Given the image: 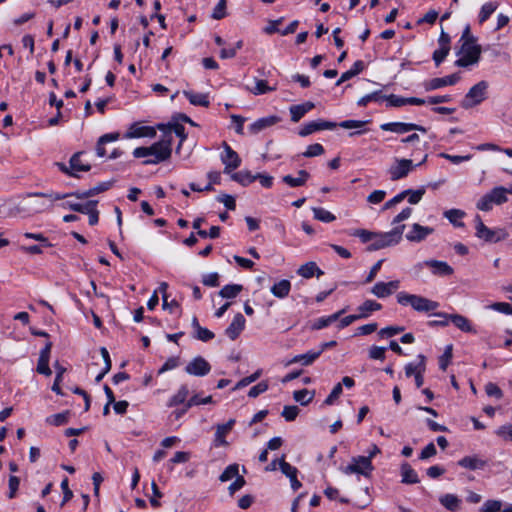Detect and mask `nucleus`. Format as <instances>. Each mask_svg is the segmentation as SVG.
<instances>
[{"label": "nucleus", "instance_id": "nucleus-17", "mask_svg": "<svg viewBox=\"0 0 512 512\" xmlns=\"http://www.w3.org/2000/svg\"><path fill=\"white\" fill-rule=\"evenodd\" d=\"M399 288V281L393 280L388 283L385 282H377L373 288L372 293L379 297V298H385L391 295L395 290Z\"/></svg>", "mask_w": 512, "mask_h": 512}, {"label": "nucleus", "instance_id": "nucleus-2", "mask_svg": "<svg viewBox=\"0 0 512 512\" xmlns=\"http://www.w3.org/2000/svg\"><path fill=\"white\" fill-rule=\"evenodd\" d=\"M112 185H113V181H107V182L99 183L95 187L90 188L85 191H76L73 193H65V194L54 193V192H51V193L38 192V193H34L33 196L45 197V198L49 199L50 201L62 200V199H66L67 197H70V196H74L77 199H88L90 197H93L97 194H100L102 192L109 190L112 187Z\"/></svg>", "mask_w": 512, "mask_h": 512}, {"label": "nucleus", "instance_id": "nucleus-28", "mask_svg": "<svg viewBox=\"0 0 512 512\" xmlns=\"http://www.w3.org/2000/svg\"><path fill=\"white\" fill-rule=\"evenodd\" d=\"M183 94L192 105L208 107L210 104L207 94L195 93L187 90L183 91Z\"/></svg>", "mask_w": 512, "mask_h": 512}, {"label": "nucleus", "instance_id": "nucleus-1", "mask_svg": "<svg viewBox=\"0 0 512 512\" xmlns=\"http://www.w3.org/2000/svg\"><path fill=\"white\" fill-rule=\"evenodd\" d=\"M460 47L456 53L455 65L462 68H469L479 62L481 47L476 43L470 33V27L466 26L459 40Z\"/></svg>", "mask_w": 512, "mask_h": 512}, {"label": "nucleus", "instance_id": "nucleus-9", "mask_svg": "<svg viewBox=\"0 0 512 512\" xmlns=\"http://www.w3.org/2000/svg\"><path fill=\"white\" fill-rule=\"evenodd\" d=\"M420 164L421 163L417 164V166ZM414 167H416V165H413V162L410 159H396V163L392 165L388 170L390 179L392 181L402 179L406 177Z\"/></svg>", "mask_w": 512, "mask_h": 512}, {"label": "nucleus", "instance_id": "nucleus-41", "mask_svg": "<svg viewBox=\"0 0 512 512\" xmlns=\"http://www.w3.org/2000/svg\"><path fill=\"white\" fill-rule=\"evenodd\" d=\"M243 290V286L240 284H230L225 285L220 291L219 295L222 298L232 299L237 297V295Z\"/></svg>", "mask_w": 512, "mask_h": 512}, {"label": "nucleus", "instance_id": "nucleus-18", "mask_svg": "<svg viewBox=\"0 0 512 512\" xmlns=\"http://www.w3.org/2000/svg\"><path fill=\"white\" fill-rule=\"evenodd\" d=\"M245 318L241 313H238L234 316L231 324L226 328L225 334L231 339L236 340L240 333L243 331L245 327Z\"/></svg>", "mask_w": 512, "mask_h": 512}, {"label": "nucleus", "instance_id": "nucleus-63", "mask_svg": "<svg viewBox=\"0 0 512 512\" xmlns=\"http://www.w3.org/2000/svg\"><path fill=\"white\" fill-rule=\"evenodd\" d=\"M385 351H386L385 347L372 346L369 349V357L371 359L383 361L385 359Z\"/></svg>", "mask_w": 512, "mask_h": 512}, {"label": "nucleus", "instance_id": "nucleus-24", "mask_svg": "<svg viewBox=\"0 0 512 512\" xmlns=\"http://www.w3.org/2000/svg\"><path fill=\"white\" fill-rule=\"evenodd\" d=\"M309 178V172L306 170H299L297 172V177L285 175L282 177V181L290 187H301L306 184Z\"/></svg>", "mask_w": 512, "mask_h": 512}, {"label": "nucleus", "instance_id": "nucleus-31", "mask_svg": "<svg viewBox=\"0 0 512 512\" xmlns=\"http://www.w3.org/2000/svg\"><path fill=\"white\" fill-rule=\"evenodd\" d=\"M382 308V305L374 300H366L362 305L358 307L359 314L357 315L359 319L367 318L370 313L374 311H378Z\"/></svg>", "mask_w": 512, "mask_h": 512}, {"label": "nucleus", "instance_id": "nucleus-25", "mask_svg": "<svg viewBox=\"0 0 512 512\" xmlns=\"http://www.w3.org/2000/svg\"><path fill=\"white\" fill-rule=\"evenodd\" d=\"M155 135L156 131L153 127L137 125H132L129 132L127 133V137L129 138L154 137Z\"/></svg>", "mask_w": 512, "mask_h": 512}, {"label": "nucleus", "instance_id": "nucleus-49", "mask_svg": "<svg viewBox=\"0 0 512 512\" xmlns=\"http://www.w3.org/2000/svg\"><path fill=\"white\" fill-rule=\"evenodd\" d=\"M309 391L307 389H301V390H297L293 393V398L295 399V401L299 402L301 405H307L308 403H310L313 399V395L314 393L307 398V396L309 395Z\"/></svg>", "mask_w": 512, "mask_h": 512}, {"label": "nucleus", "instance_id": "nucleus-53", "mask_svg": "<svg viewBox=\"0 0 512 512\" xmlns=\"http://www.w3.org/2000/svg\"><path fill=\"white\" fill-rule=\"evenodd\" d=\"M324 153V148L321 144L319 143H315V144H311L307 147L306 151L303 152V156L304 157H307V158H310V157H315V156H320Z\"/></svg>", "mask_w": 512, "mask_h": 512}, {"label": "nucleus", "instance_id": "nucleus-30", "mask_svg": "<svg viewBox=\"0 0 512 512\" xmlns=\"http://www.w3.org/2000/svg\"><path fill=\"white\" fill-rule=\"evenodd\" d=\"M345 312V309H342L330 316H327V317H321V318H318L316 319L312 326H311V329L313 330H320V329H323L329 325H331L333 322H335L336 320L339 319V317Z\"/></svg>", "mask_w": 512, "mask_h": 512}, {"label": "nucleus", "instance_id": "nucleus-4", "mask_svg": "<svg viewBox=\"0 0 512 512\" xmlns=\"http://www.w3.org/2000/svg\"><path fill=\"white\" fill-rule=\"evenodd\" d=\"M405 229V225H398L394 229L385 233H376L375 237L372 240V243L367 247L368 251H376L388 246H392L397 244L401 238L403 231Z\"/></svg>", "mask_w": 512, "mask_h": 512}, {"label": "nucleus", "instance_id": "nucleus-36", "mask_svg": "<svg viewBox=\"0 0 512 512\" xmlns=\"http://www.w3.org/2000/svg\"><path fill=\"white\" fill-rule=\"evenodd\" d=\"M82 154H83L82 152H77V153L73 154L69 161L71 171L76 174L79 171L87 172L91 169V166L89 164L82 163V161H81Z\"/></svg>", "mask_w": 512, "mask_h": 512}, {"label": "nucleus", "instance_id": "nucleus-34", "mask_svg": "<svg viewBox=\"0 0 512 512\" xmlns=\"http://www.w3.org/2000/svg\"><path fill=\"white\" fill-rule=\"evenodd\" d=\"M189 395V389L187 387V385H181L180 388L178 389L177 393L175 395H173L169 402H168V406L169 407H174V406H177V405H180V404H186V400H187V397Z\"/></svg>", "mask_w": 512, "mask_h": 512}, {"label": "nucleus", "instance_id": "nucleus-19", "mask_svg": "<svg viewBox=\"0 0 512 512\" xmlns=\"http://www.w3.org/2000/svg\"><path fill=\"white\" fill-rule=\"evenodd\" d=\"M280 120L281 118L276 115L260 118L249 126V131L252 134H257L262 130L277 124Z\"/></svg>", "mask_w": 512, "mask_h": 512}, {"label": "nucleus", "instance_id": "nucleus-43", "mask_svg": "<svg viewBox=\"0 0 512 512\" xmlns=\"http://www.w3.org/2000/svg\"><path fill=\"white\" fill-rule=\"evenodd\" d=\"M54 367L56 369V377L52 385V390L58 395H63V392L60 388V382L62 381L63 374L65 373L66 368L61 366L58 361L55 362Z\"/></svg>", "mask_w": 512, "mask_h": 512}, {"label": "nucleus", "instance_id": "nucleus-44", "mask_svg": "<svg viewBox=\"0 0 512 512\" xmlns=\"http://www.w3.org/2000/svg\"><path fill=\"white\" fill-rule=\"evenodd\" d=\"M498 4L497 2H487L485 3L480 10L479 13V21L481 23L485 22L497 9Z\"/></svg>", "mask_w": 512, "mask_h": 512}, {"label": "nucleus", "instance_id": "nucleus-23", "mask_svg": "<svg viewBox=\"0 0 512 512\" xmlns=\"http://www.w3.org/2000/svg\"><path fill=\"white\" fill-rule=\"evenodd\" d=\"M486 462L476 455L465 456L460 459L456 465L468 470H478L484 468Z\"/></svg>", "mask_w": 512, "mask_h": 512}, {"label": "nucleus", "instance_id": "nucleus-42", "mask_svg": "<svg viewBox=\"0 0 512 512\" xmlns=\"http://www.w3.org/2000/svg\"><path fill=\"white\" fill-rule=\"evenodd\" d=\"M70 411L67 410L62 413L54 414L46 418V423L54 426H61L68 423Z\"/></svg>", "mask_w": 512, "mask_h": 512}, {"label": "nucleus", "instance_id": "nucleus-47", "mask_svg": "<svg viewBox=\"0 0 512 512\" xmlns=\"http://www.w3.org/2000/svg\"><path fill=\"white\" fill-rule=\"evenodd\" d=\"M275 90H276V86H273V87L268 86L267 82L265 80H256L255 87L253 89H251L250 91L254 95H262V94H265V93H268L271 91H275Z\"/></svg>", "mask_w": 512, "mask_h": 512}, {"label": "nucleus", "instance_id": "nucleus-52", "mask_svg": "<svg viewBox=\"0 0 512 512\" xmlns=\"http://www.w3.org/2000/svg\"><path fill=\"white\" fill-rule=\"evenodd\" d=\"M193 337L196 338L197 340L207 342L212 340L215 337V335L209 329L201 326L196 332H194Z\"/></svg>", "mask_w": 512, "mask_h": 512}, {"label": "nucleus", "instance_id": "nucleus-62", "mask_svg": "<svg viewBox=\"0 0 512 512\" xmlns=\"http://www.w3.org/2000/svg\"><path fill=\"white\" fill-rule=\"evenodd\" d=\"M213 402L212 396H207L205 398H200L199 395H193L187 401V408H191L193 406L201 405V404H210Z\"/></svg>", "mask_w": 512, "mask_h": 512}, {"label": "nucleus", "instance_id": "nucleus-55", "mask_svg": "<svg viewBox=\"0 0 512 512\" xmlns=\"http://www.w3.org/2000/svg\"><path fill=\"white\" fill-rule=\"evenodd\" d=\"M502 510V502L499 500H487L481 511L483 512H500Z\"/></svg>", "mask_w": 512, "mask_h": 512}, {"label": "nucleus", "instance_id": "nucleus-10", "mask_svg": "<svg viewBox=\"0 0 512 512\" xmlns=\"http://www.w3.org/2000/svg\"><path fill=\"white\" fill-rule=\"evenodd\" d=\"M211 371L210 363L202 356L193 358L185 367L189 375L203 377Z\"/></svg>", "mask_w": 512, "mask_h": 512}, {"label": "nucleus", "instance_id": "nucleus-33", "mask_svg": "<svg viewBox=\"0 0 512 512\" xmlns=\"http://www.w3.org/2000/svg\"><path fill=\"white\" fill-rule=\"evenodd\" d=\"M291 290V283L290 281L283 279L277 283H275L271 287V292L275 297L278 298H284L288 296L289 292Z\"/></svg>", "mask_w": 512, "mask_h": 512}, {"label": "nucleus", "instance_id": "nucleus-39", "mask_svg": "<svg viewBox=\"0 0 512 512\" xmlns=\"http://www.w3.org/2000/svg\"><path fill=\"white\" fill-rule=\"evenodd\" d=\"M119 137L118 133H108L102 135L97 142L96 145V153L99 157H104L106 155V150L104 148V145L108 142L115 141Z\"/></svg>", "mask_w": 512, "mask_h": 512}, {"label": "nucleus", "instance_id": "nucleus-13", "mask_svg": "<svg viewBox=\"0 0 512 512\" xmlns=\"http://www.w3.org/2000/svg\"><path fill=\"white\" fill-rule=\"evenodd\" d=\"M52 349V342H47L45 347L41 350L40 356L37 363L36 371L39 374L50 376L52 371L49 367L50 353Z\"/></svg>", "mask_w": 512, "mask_h": 512}, {"label": "nucleus", "instance_id": "nucleus-40", "mask_svg": "<svg viewBox=\"0 0 512 512\" xmlns=\"http://www.w3.org/2000/svg\"><path fill=\"white\" fill-rule=\"evenodd\" d=\"M419 362L417 364L409 363L405 366V375L406 377H411L412 375H417L418 372L425 371V356L420 354L418 356Z\"/></svg>", "mask_w": 512, "mask_h": 512}, {"label": "nucleus", "instance_id": "nucleus-7", "mask_svg": "<svg viewBox=\"0 0 512 512\" xmlns=\"http://www.w3.org/2000/svg\"><path fill=\"white\" fill-rule=\"evenodd\" d=\"M488 88L489 83L485 80H481L474 84L462 99V107L472 108L481 104L487 98Z\"/></svg>", "mask_w": 512, "mask_h": 512}, {"label": "nucleus", "instance_id": "nucleus-21", "mask_svg": "<svg viewBox=\"0 0 512 512\" xmlns=\"http://www.w3.org/2000/svg\"><path fill=\"white\" fill-rule=\"evenodd\" d=\"M433 232V229L430 227H425L420 224H413L410 232L406 234L407 240L411 242H420L424 240L428 235Z\"/></svg>", "mask_w": 512, "mask_h": 512}, {"label": "nucleus", "instance_id": "nucleus-58", "mask_svg": "<svg viewBox=\"0 0 512 512\" xmlns=\"http://www.w3.org/2000/svg\"><path fill=\"white\" fill-rule=\"evenodd\" d=\"M342 392H343L342 384L341 383L336 384L334 386V388L332 389L331 393L325 399L324 404L332 405L335 402V400H337L340 397Z\"/></svg>", "mask_w": 512, "mask_h": 512}, {"label": "nucleus", "instance_id": "nucleus-60", "mask_svg": "<svg viewBox=\"0 0 512 512\" xmlns=\"http://www.w3.org/2000/svg\"><path fill=\"white\" fill-rule=\"evenodd\" d=\"M8 485H9L8 498L13 499L16 497L17 491L19 489V485H20L19 477L11 475L9 477Z\"/></svg>", "mask_w": 512, "mask_h": 512}, {"label": "nucleus", "instance_id": "nucleus-29", "mask_svg": "<svg viewBox=\"0 0 512 512\" xmlns=\"http://www.w3.org/2000/svg\"><path fill=\"white\" fill-rule=\"evenodd\" d=\"M297 273L303 278H312L315 274L319 277L323 275V271L319 269L315 262H307L300 266Z\"/></svg>", "mask_w": 512, "mask_h": 512}, {"label": "nucleus", "instance_id": "nucleus-3", "mask_svg": "<svg viewBox=\"0 0 512 512\" xmlns=\"http://www.w3.org/2000/svg\"><path fill=\"white\" fill-rule=\"evenodd\" d=\"M397 301L400 305H410L414 310L418 312H430L438 308L439 304L435 301H431L425 297L408 294L406 292H399L397 294Z\"/></svg>", "mask_w": 512, "mask_h": 512}, {"label": "nucleus", "instance_id": "nucleus-5", "mask_svg": "<svg viewBox=\"0 0 512 512\" xmlns=\"http://www.w3.org/2000/svg\"><path fill=\"white\" fill-rule=\"evenodd\" d=\"M508 201L506 188L503 186L494 187L484 194L476 203L477 209L491 211L494 205H501Z\"/></svg>", "mask_w": 512, "mask_h": 512}, {"label": "nucleus", "instance_id": "nucleus-26", "mask_svg": "<svg viewBox=\"0 0 512 512\" xmlns=\"http://www.w3.org/2000/svg\"><path fill=\"white\" fill-rule=\"evenodd\" d=\"M401 477L404 484H416L420 481L416 471L407 462L401 465Z\"/></svg>", "mask_w": 512, "mask_h": 512}, {"label": "nucleus", "instance_id": "nucleus-27", "mask_svg": "<svg viewBox=\"0 0 512 512\" xmlns=\"http://www.w3.org/2000/svg\"><path fill=\"white\" fill-rule=\"evenodd\" d=\"M318 358H319V352L308 351L305 354H300V355L294 356L291 360H289L286 363V366L294 364V363H301L304 366H309Z\"/></svg>", "mask_w": 512, "mask_h": 512}, {"label": "nucleus", "instance_id": "nucleus-64", "mask_svg": "<svg viewBox=\"0 0 512 512\" xmlns=\"http://www.w3.org/2000/svg\"><path fill=\"white\" fill-rule=\"evenodd\" d=\"M496 434L505 441H512V425L507 424V425L501 426L496 431Z\"/></svg>", "mask_w": 512, "mask_h": 512}, {"label": "nucleus", "instance_id": "nucleus-37", "mask_svg": "<svg viewBox=\"0 0 512 512\" xmlns=\"http://www.w3.org/2000/svg\"><path fill=\"white\" fill-rule=\"evenodd\" d=\"M450 321L461 331L468 333H475L470 321L461 315H450Z\"/></svg>", "mask_w": 512, "mask_h": 512}, {"label": "nucleus", "instance_id": "nucleus-11", "mask_svg": "<svg viewBox=\"0 0 512 512\" xmlns=\"http://www.w3.org/2000/svg\"><path fill=\"white\" fill-rule=\"evenodd\" d=\"M223 147L224 153L221 155V160L225 165L224 173L230 174L241 165V158L226 142H223Z\"/></svg>", "mask_w": 512, "mask_h": 512}, {"label": "nucleus", "instance_id": "nucleus-35", "mask_svg": "<svg viewBox=\"0 0 512 512\" xmlns=\"http://www.w3.org/2000/svg\"><path fill=\"white\" fill-rule=\"evenodd\" d=\"M422 265L429 267L432 270V273L435 275H448V263L444 261L428 260L425 261Z\"/></svg>", "mask_w": 512, "mask_h": 512}, {"label": "nucleus", "instance_id": "nucleus-51", "mask_svg": "<svg viewBox=\"0 0 512 512\" xmlns=\"http://www.w3.org/2000/svg\"><path fill=\"white\" fill-rule=\"evenodd\" d=\"M262 374V370H257L255 373H253L252 375L250 376H247V377H244L243 379H241L236 385L235 387L233 388V390H238L240 388H243V387H246L248 386L249 384L253 383L254 381H256Z\"/></svg>", "mask_w": 512, "mask_h": 512}, {"label": "nucleus", "instance_id": "nucleus-22", "mask_svg": "<svg viewBox=\"0 0 512 512\" xmlns=\"http://www.w3.org/2000/svg\"><path fill=\"white\" fill-rule=\"evenodd\" d=\"M172 137L169 135L168 137H165L164 139L153 143L151 146L148 147L149 149V156H156L159 153H172Z\"/></svg>", "mask_w": 512, "mask_h": 512}, {"label": "nucleus", "instance_id": "nucleus-14", "mask_svg": "<svg viewBox=\"0 0 512 512\" xmlns=\"http://www.w3.org/2000/svg\"><path fill=\"white\" fill-rule=\"evenodd\" d=\"M381 129L384 131H391L395 133H406L412 130H418L422 132H426V129L420 125L412 124V123H401V122H391L381 125Z\"/></svg>", "mask_w": 512, "mask_h": 512}, {"label": "nucleus", "instance_id": "nucleus-16", "mask_svg": "<svg viewBox=\"0 0 512 512\" xmlns=\"http://www.w3.org/2000/svg\"><path fill=\"white\" fill-rule=\"evenodd\" d=\"M235 422H236L235 419H230L226 423L218 424L216 426V433H215V439H214L215 446H227L228 445V442L226 441L225 437L233 429Z\"/></svg>", "mask_w": 512, "mask_h": 512}, {"label": "nucleus", "instance_id": "nucleus-46", "mask_svg": "<svg viewBox=\"0 0 512 512\" xmlns=\"http://www.w3.org/2000/svg\"><path fill=\"white\" fill-rule=\"evenodd\" d=\"M448 85V76L441 78H433L428 81H425L424 87L427 91L436 90Z\"/></svg>", "mask_w": 512, "mask_h": 512}, {"label": "nucleus", "instance_id": "nucleus-54", "mask_svg": "<svg viewBox=\"0 0 512 512\" xmlns=\"http://www.w3.org/2000/svg\"><path fill=\"white\" fill-rule=\"evenodd\" d=\"M299 414V408L295 405L284 406L281 415L286 421H294Z\"/></svg>", "mask_w": 512, "mask_h": 512}, {"label": "nucleus", "instance_id": "nucleus-61", "mask_svg": "<svg viewBox=\"0 0 512 512\" xmlns=\"http://www.w3.org/2000/svg\"><path fill=\"white\" fill-rule=\"evenodd\" d=\"M403 192H408V202L410 204H417L423 197L424 193H425V189L424 188H421V189H418V190H411V189H408V190H404Z\"/></svg>", "mask_w": 512, "mask_h": 512}, {"label": "nucleus", "instance_id": "nucleus-56", "mask_svg": "<svg viewBox=\"0 0 512 512\" xmlns=\"http://www.w3.org/2000/svg\"><path fill=\"white\" fill-rule=\"evenodd\" d=\"M97 203V200H89L84 204L78 203L77 206L72 207V211L88 214L91 211V209L96 207Z\"/></svg>", "mask_w": 512, "mask_h": 512}, {"label": "nucleus", "instance_id": "nucleus-50", "mask_svg": "<svg viewBox=\"0 0 512 512\" xmlns=\"http://www.w3.org/2000/svg\"><path fill=\"white\" fill-rule=\"evenodd\" d=\"M404 331L403 326H388L379 331L381 338H390Z\"/></svg>", "mask_w": 512, "mask_h": 512}, {"label": "nucleus", "instance_id": "nucleus-15", "mask_svg": "<svg viewBox=\"0 0 512 512\" xmlns=\"http://www.w3.org/2000/svg\"><path fill=\"white\" fill-rule=\"evenodd\" d=\"M279 468L281 472L286 475L291 482V487L294 491L298 490L301 487V482L297 479V468L290 465L288 462L285 461V456H283L279 460Z\"/></svg>", "mask_w": 512, "mask_h": 512}, {"label": "nucleus", "instance_id": "nucleus-57", "mask_svg": "<svg viewBox=\"0 0 512 512\" xmlns=\"http://www.w3.org/2000/svg\"><path fill=\"white\" fill-rule=\"evenodd\" d=\"M268 390V383L266 381H261L252 388H250L248 392V396L251 398H256L260 394L266 392Z\"/></svg>", "mask_w": 512, "mask_h": 512}, {"label": "nucleus", "instance_id": "nucleus-8", "mask_svg": "<svg viewBox=\"0 0 512 512\" xmlns=\"http://www.w3.org/2000/svg\"><path fill=\"white\" fill-rule=\"evenodd\" d=\"M374 467L372 465V461H370L369 457L357 456L351 459L349 465H347L343 472L345 474H360L365 477H369Z\"/></svg>", "mask_w": 512, "mask_h": 512}, {"label": "nucleus", "instance_id": "nucleus-48", "mask_svg": "<svg viewBox=\"0 0 512 512\" xmlns=\"http://www.w3.org/2000/svg\"><path fill=\"white\" fill-rule=\"evenodd\" d=\"M238 476V465L237 464H231L222 472V474L219 477V480L221 482H226L234 477L237 478Z\"/></svg>", "mask_w": 512, "mask_h": 512}, {"label": "nucleus", "instance_id": "nucleus-59", "mask_svg": "<svg viewBox=\"0 0 512 512\" xmlns=\"http://www.w3.org/2000/svg\"><path fill=\"white\" fill-rule=\"evenodd\" d=\"M351 235L359 237L363 243H367L374 239L375 232H371L365 229H356Z\"/></svg>", "mask_w": 512, "mask_h": 512}, {"label": "nucleus", "instance_id": "nucleus-6", "mask_svg": "<svg viewBox=\"0 0 512 512\" xmlns=\"http://www.w3.org/2000/svg\"><path fill=\"white\" fill-rule=\"evenodd\" d=\"M475 222V236L480 240L489 243H497L505 240L508 237V232L503 228L491 229L487 227L481 220L480 216H476Z\"/></svg>", "mask_w": 512, "mask_h": 512}, {"label": "nucleus", "instance_id": "nucleus-32", "mask_svg": "<svg viewBox=\"0 0 512 512\" xmlns=\"http://www.w3.org/2000/svg\"><path fill=\"white\" fill-rule=\"evenodd\" d=\"M363 69H364L363 61H361V60L356 61L353 64V67L350 70L342 73L341 77L336 82V85H341L342 83H344V82L348 81L349 79L355 77L356 75L361 73L363 71Z\"/></svg>", "mask_w": 512, "mask_h": 512}, {"label": "nucleus", "instance_id": "nucleus-38", "mask_svg": "<svg viewBox=\"0 0 512 512\" xmlns=\"http://www.w3.org/2000/svg\"><path fill=\"white\" fill-rule=\"evenodd\" d=\"M231 179L242 186H248L256 180V177L250 171L244 170L232 173Z\"/></svg>", "mask_w": 512, "mask_h": 512}, {"label": "nucleus", "instance_id": "nucleus-12", "mask_svg": "<svg viewBox=\"0 0 512 512\" xmlns=\"http://www.w3.org/2000/svg\"><path fill=\"white\" fill-rule=\"evenodd\" d=\"M337 126L335 122L318 119L315 121L308 122L302 126L298 134L301 137H306L316 131L320 130H331Z\"/></svg>", "mask_w": 512, "mask_h": 512}, {"label": "nucleus", "instance_id": "nucleus-45", "mask_svg": "<svg viewBox=\"0 0 512 512\" xmlns=\"http://www.w3.org/2000/svg\"><path fill=\"white\" fill-rule=\"evenodd\" d=\"M312 211L314 214V218L319 221L329 223L336 219V217L331 212L325 210L324 208L315 207L312 209Z\"/></svg>", "mask_w": 512, "mask_h": 512}, {"label": "nucleus", "instance_id": "nucleus-20", "mask_svg": "<svg viewBox=\"0 0 512 512\" xmlns=\"http://www.w3.org/2000/svg\"><path fill=\"white\" fill-rule=\"evenodd\" d=\"M440 48L433 53V60L436 66H439L448 55V34L442 29L439 37Z\"/></svg>", "mask_w": 512, "mask_h": 512}]
</instances>
